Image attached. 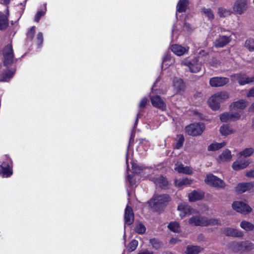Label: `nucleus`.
Masks as SVG:
<instances>
[{"label": "nucleus", "instance_id": "nucleus-50", "mask_svg": "<svg viewBox=\"0 0 254 254\" xmlns=\"http://www.w3.org/2000/svg\"><path fill=\"white\" fill-rule=\"evenodd\" d=\"M133 177L131 175H128L127 176V181L131 187H133L136 185L135 180L133 179Z\"/></svg>", "mask_w": 254, "mask_h": 254}, {"label": "nucleus", "instance_id": "nucleus-60", "mask_svg": "<svg viewBox=\"0 0 254 254\" xmlns=\"http://www.w3.org/2000/svg\"><path fill=\"white\" fill-rule=\"evenodd\" d=\"M138 254H153V253L151 252H149L147 251H145L143 252H141Z\"/></svg>", "mask_w": 254, "mask_h": 254}, {"label": "nucleus", "instance_id": "nucleus-58", "mask_svg": "<svg viewBox=\"0 0 254 254\" xmlns=\"http://www.w3.org/2000/svg\"><path fill=\"white\" fill-rule=\"evenodd\" d=\"M247 97H254V88L251 89L248 94L247 95Z\"/></svg>", "mask_w": 254, "mask_h": 254}, {"label": "nucleus", "instance_id": "nucleus-19", "mask_svg": "<svg viewBox=\"0 0 254 254\" xmlns=\"http://www.w3.org/2000/svg\"><path fill=\"white\" fill-rule=\"evenodd\" d=\"M174 169L179 173L186 175H191L193 173L191 168L189 166H185L183 164L179 162L175 164Z\"/></svg>", "mask_w": 254, "mask_h": 254}, {"label": "nucleus", "instance_id": "nucleus-32", "mask_svg": "<svg viewBox=\"0 0 254 254\" xmlns=\"http://www.w3.org/2000/svg\"><path fill=\"white\" fill-rule=\"evenodd\" d=\"M15 73V70H8L2 72L0 75V81L7 82L13 77Z\"/></svg>", "mask_w": 254, "mask_h": 254}, {"label": "nucleus", "instance_id": "nucleus-20", "mask_svg": "<svg viewBox=\"0 0 254 254\" xmlns=\"http://www.w3.org/2000/svg\"><path fill=\"white\" fill-rule=\"evenodd\" d=\"M188 47H183L181 45L175 44L171 46L172 51L176 55L181 56L189 51Z\"/></svg>", "mask_w": 254, "mask_h": 254}, {"label": "nucleus", "instance_id": "nucleus-1", "mask_svg": "<svg viewBox=\"0 0 254 254\" xmlns=\"http://www.w3.org/2000/svg\"><path fill=\"white\" fill-rule=\"evenodd\" d=\"M132 168L134 173L144 176V178H148L158 187L163 188L168 185L167 180L162 175L158 174L161 172V165L154 168H141L135 164L132 163Z\"/></svg>", "mask_w": 254, "mask_h": 254}, {"label": "nucleus", "instance_id": "nucleus-16", "mask_svg": "<svg viewBox=\"0 0 254 254\" xmlns=\"http://www.w3.org/2000/svg\"><path fill=\"white\" fill-rule=\"evenodd\" d=\"M247 8V2L246 0H237L234 3L233 6L234 11L238 13L242 14Z\"/></svg>", "mask_w": 254, "mask_h": 254}, {"label": "nucleus", "instance_id": "nucleus-29", "mask_svg": "<svg viewBox=\"0 0 254 254\" xmlns=\"http://www.w3.org/2000/svg\"><path fill=\"white\" fill-rule=\"evenodd\" d=\"M174 63V60L171 58V54L166 53L163 57L162 68L166 69Z\"/></svg>", "mask_w": 254, "mask_h": 254}, {"label": "nucleus", "instance_id": "nucleus-28", "mask_svg": "<svg viewBox=\"0 0 254 254\" xmlns=\"http://www.w3.org/2000/svg\"><path fill=\"white\" fill-rule=\"evenodd\" d=\"M149 146L150 144L147 140L141 139L139 140L136 150L140 154H143L149 148Z\"/></svg>", "mask_w": 254, "mask_h": 254}, {"label": "nucleus", "instance_id": "nucleus-26", "mask_svg": "<svg viewBox=\"0 0 254 254\" xmlns=\"http://www.w3.org/2000/svg\"><path fill=\"white\" fill-rule=\"evenodd\" d=\"M248 105V102L243 99L233 102L230 105V108L232 110H242L244 109Z\"/></svg>", "mask_w": 254, "mask_h": 254}, {"label": "nucleus", "instance_id": "nucleus-13", "mask_svg": "<svg viewBox=\"0 0 254 254\" xmlns=\"http://www.w3.org/2000/svg\"><path fill=\"white\" fill-rule=\"evenodd\" d=\"M150 100L152 105L162 111H165L166 109V105L165 102L158 95L151 96L150 97Z\"/></svg>", "mask_w": 254, "mask_h": 254}, {"label": "nucleus", "instance_id": "nucleus-15", "mask_svg": "<svg viewBox=\"0 0 254 254\" xmlns=\"http://www.w3.org/2000/svg\"><path fill=\"white\" fill-rule=\"evenodd\" d=\"M241 115L238 113H224L220 115V119L222 122H228L237 120Z\"/></svg>", "mask_w": 254, "mask_h": 254}, {"label": "nucleus", "instance_id": "nucleus-40", "mask_svg": "<svg viewBox=\"0 0 254 254\" xmlns=\"http://www.w3.org/2000/svg\"><path fill=\"white\" fill-rule=\"evenodd\" d=\"M168 228L175 233H179L181 231L180 225L177 222H170L168 225Z\"/></svg>", "mask_w": 254, "mask_h": 254}, {"label": "nucleus", "instance_id": "nucleus-4", "mask_svg": "<svg viewBox=\"0 0 254 254\" xmlns=\"http://www.w3.org/2000/svg\"><path fill=\"white\" fill-rule=\"evenodd\" d=\"M0 174L4 178L9 177L12 174V161L7 155L4 156L0 165Z\"/></svg>", "mask_w": 254, "mask_h": 254}, {"label": "nucleus", "instance_id": "nucleus-34", "mask_svg": "<svg viewBox=\"0 0 254 254\" xmlns=\"http://www.w3.org/2000/svg\"><path fill=\"white\" fill-rule=\"evenodd\" d=\"M192 180L187 178L180 179H176L175 180V185L178 188H183V187L190 185L191 183Z\"/></svg>", "mask_w": 254, "mask_h": 254}, {"label": "nucleus", "instance_id": "nucleus-30", "mask_svg": "<svg viewBox=\"0 0 254 254\" xmlns=\"http://www.w3.org/2000/svg\"><path fill=\"white\" fill-rule=\"evenodd\" d=\"M232 79L235 78L238 79L239 83L241 85H244L254 81V76L252 77H241V75L238 74L232 75Z\"/></svg>", "mask_w": 254, "mask_h": 254}, {"label": "nucleus", "instance_id": "nucleus-33", "mask_svg": "<svg viewBox=\"0 0 254 254\" xmlns=\"http://www.w3.org/2000/svg\"><path fill=\"white\" fill-rule=\"evenodd\" d=\"M188 0H180L177 5V15L178 12H185L189 5Z\"/></svg>", "mask_w": 254, "mask_h": 254}, {"label": "nucleus", "instance_id": "nucleus-49", "mask_svg": "<svg viewBox=\"0 0 254 254\" xmlns=\"http://www.w3.org/2000/svg\"><path fill=\"white\" fill-rule=\"evenodd\" d=\"M184 140V137L181 136L179 138L178 140L177 141V142L175 145V148L176 149L180 148L183 146Z\"/></svg>", "mask_w": 254, "mask_h": 254}, {"label": "nucleus", "instance_id": "nucleus-22", "mask_svg": "<svg viewBox=\"0 0 254 254\" xmlns=\"http://www.w3.org/2000/svg\"><path fill=\"white\" fill-rule=\"evenodd\" d=\"M232 159V155L231 152L228 149L224 150L217 159L218 162L220 163L230 162Z\"/></svg>", "mask_w": 254, "mask_h": 254}, {"label": "nucleus", "instance_id": "nucleus-17", "mask_svg": "<svg viewBox=\"0 0 254 254\" xmlns=\"http://www.w3.org/2000/svg\"><path fill=\"white\" fill-rule=\"evenodd\" d=\"M8 10L6 8L4 11L0 12V30L5 29L8 24Z\"/></svg>", "mask_w": 254, "mask_h": 254}, {"label": "nucleus", "instance_id": "nucleus-55", "mask_svg": "<svg viewBox=\"0 0 254 254\" xmlns=\"http://www.w3.org/2000/svg\"><path fill=\"white\" fill-rule=\"evenodd\" d=\"M245 175L248 178H254V170L246 171Z\"/></svg>", "mask_w": 254, "mask_h": 254}, {"label": "nucleus", "instance_id": "nucleus-6", "mask_svg": "<svg viewBox=\"0 0 254 254\" xmlns=\"http://www.w3.org/2000/svg\"><path fill=\"white\" fill-rule=\"evenodd\" d=\"M3 62L6 66L10 65L16 60L14 59V52L11 44L5 46L2 51Z\"/></svg>", "mask_w": 254, "mask_h": 254}, {"label": "nucleus", "instance_id": "nucleus-14", "mask_svg": "<svg viewBox=\"0 0 254 254\" xmlns=\"http://www.w3.org/2000/svg\"><path fill=\"white\" fill-rule=\"evenodd\" d=\"M229 82V79L223 77H214L210 78L209 84L212 87L222 86Z\"/></svg>", "mask_w": 254, "mask_h": 254}, {"label": "nucleus", "instance_id": "nucleus-11", "mask_svg": "<svg viewBox=\"0 0 254 254\" xmlns=\"http://www.w3.org/2000/svg\"><path fill=\"white\" fill-rule=\"evenodd\" d=\"M182 65H186L189 67L190 70L191 72H197L200 69L201 64L198 62L197 59H193L190 61L186 60L182 62Z\"/></svg>", "mask_w": 254, "mask_h": 254}, {"label": "nucleus", "instance_id": "nucleus-59", "mask_svg": "<svg viewBox=\"0 0 254 254\" xmlns=\"http://www.w3.org/2000/svg\"><path fill=\"white\" fill-rule=\"evenodd\" d=\"M177 242L178 239L177 238H172L170 241V243L172 244H175Z\"/></svg>", "mask_w": 254, "mask_h": 254}, {"label": "nucleus", "instance_id": "nucleus-41", "mask_svg": "<svg viewBox=\"0 0 254 254\" xmlns=\"http://www.w3.org/2000/svg\"><path fill=\"white\" fill-rule=\"evenodd\" d=\"M245 47L250 51H254V39H249L245 42Z\"/></svg>", "mask_w": 254, "mask_h": 254}, {"label": "nucleus", "instance_id": "nucleus-2", "mask_svg": "<svg viewBox=\"0 0 254 254\" xmlns=\"http://www.w3.org/2000/svg\"><path fill=\"white\" fill-rule=\"evenodd\" d=\"M190 225L199 226L216 225L220 224V220L217 219H208L200 215L193 216L189 220Z\"/></svg>", "mask_w": 254, "mask_h": 254}, {"label": "nucleus", "instance_id": "nucleus-44", "mask_svg": "<svg viewBox=\"0 0 254 254\" xmlns=\"http://www.w3.org/2000/svg\"><path fill=\"white\" fill-rule=\"evenodd\" d=\"M44 7H45V10H40V11H38L36 15H35V21L36 22H39V21L40 20L41 17L42 16H43V15H45V13H46V4H44Z\"/></svg>", "mask_w": 254, "mask_h": 254}, {"label": "nucleus", "instance_id": "nucleus-42", "mask_svg": "<svg viewBox=\"0 0 254 254\" xmlns=\"http://www.w3.org/2000/svg\"><path fill=\"white\" fill-rule=\"evenodd\" d=\"M218 13L221 17H226L231 14V12L223 7H220L218 8Z\"/></svg>", "mask_w": 254, "mask_h": 254}, {"label": "nucleus", "instance_id": "nucleus-39", "mask_svg": "<svg viewBox=\"0 0 254 254\" xmlns=\"http://www.w3.org/2000/svg\"><path fill=\"white\" fill-rule=\"evenodd\" d=\"M254 153V149L252 147H250L246 148L242 151L240 152L237 155L239 157L241 156L247 157L251 156Z\"/></svg>", "mask_w": 254, "mask_h": 254}, {"label": "nucleus", "instance_id": "nucleus-64", "mask_svg": "<svg viewBox=\"0 0 254 254\" xmlns=\"http://www.w3.org/2000/svg\"><path fill=\"white\" fill-rule=\"evenodd\" d=\"M252 127L254 129V118L252 120Z\"/></svg>", "mask_w": 254, "mask_h": 254}, {"label": "nucleus", "instance_id": "nucleus-37", "mask_svg": "<svg viewBox=\"0 0 254 254\" xmlns=\"http://www.w3.org/2000/svg\"><path fill=\"white\" fill-rule=\"evenodd\" d=\"M226 145V142L223 141L221 143L218 142H214L210 144L208 147V151H216L219 150L223 147L225 146Z\"/></svg>", "mask_w": 254, "mask_h": 254}, {"label": "nucleus", "instance_id": "nucleus-23", "mask_svg": "<svg viewBox=\"0 0 254 254\" xmlns=\"http://www.w3.org/2000/svg\"><path fill=\"white\" fill-rule=\"evenodd\" d=\"M223 233L228 236L241 237L244 235V233L242 231L228 227L224 228L223 230Z\"/></svg>", "mask_w": 254, "mask_h": 254}, {"label": "nucleus", "instance_id": "nucleus-38", "mask_svg": "<svg viewBox=\"0 0 254 254\" xmlns=\"http://www.w3.org/2000/svg\"><path fill=\"white\" fill-rule=\"evenodd\" d=\"M220 132L223 135H228L234 132V130L228 125H223L220 128Z\"/></svg>", "mask_w": 254, "mask_h": 254}, {"label": "nucleus", "instance_id": "nucleus-18", "mask_svg": "<svg viewBox=\"0 0 254 254\" xmlns=\"http://www.w3.org/2000/svg\"><path fill=\"white\" fill-rule=\"evenodd\" d=\"M134 220V214L131 207L127 205L125 212V224L131 225Z\"/></svg>", "mask_w": 254, "mask_h": 254}, {"label": "nucleus", "instance_id": "nucleus-61", "mask_svg": "<svg viewBox=\"0 0 254 254\" xmlns=\"http://www.w3.org/2000/svg\"><path fill=\"white\" fill-rule=\"evenodd\" d=\"M128 159H129V155H128V152H127V155H126V164H127V168H128Z\"/></svg>", "mask_w": 254, "mask_h": 254}, {"label": "nucleus", "instance_id": "nucleus-46", "mask_svg": "<svg viewBox=\"0 0 254 254\" xmlns=\"http://www.w3.org/2000/svg\"><path fill=\"white\" fill-rule=\"evenodd\" d=\"M202 11L208 19H211L213 18V13L210 9L204 8Z\"/></svg>", "mask_w": 254, "mask_h": 254}, {"label": "nucleus", "instance_id": "nucleus-63", "mask_svg": "<svg viewBox=\"0 0 254 254\" xmlns=\"http://www.w3.org/2000/svg\"><path fill=\"white\" fill-rule=\"evenodd\" d=\"M213 102H214L213 104H214L215 105H217V106H218V109H219L220 107V104L219 103V102H218L217 100H215Z\"/></svg>", "mask_w": 254, "mask_h": 254}, {"label": "nucleus", "instance_id": "nucleus-43", "mask_svg": "<svg viewBox=\"0 0 254 254\" xmlns=\"http://www.w3.org/2000/svg\"><path fill=\"white\" fill-rule=\"evenodd\" d=\"M146 228L141 223L137 224L135 227V231L138 234H143L145 232Z\"/></svg>", "mask_w": 254, "mask_h": 254}, {"label": "nucleus", "instance_id": "nucleus-53", "mask_svg": "<svg viewBox=\"0 0 254 254\" xmlns=\"http://www.w3.org/2000/svg\"><path fill=\"white\" fill-rule=\"evenodd\" d=\"M36 40L37 44L39 47H40L41 45L43 43V34L42 33L40 32L38 34Z\"/></svg>", "mask_w": 254, "mask_h": 254}, {"label": "nucleus", "instance_id": "nucleus-47", "mask_svg": "<svg viewBox=\"0 0 254 254\" xmlns=\"http://www.w3.org/2000/svg\"><path fill=\"white\" fill-rule=\"evenodd\" d=\"M150 242L152 247L156 249H159L161 247L160 243L159 241L156 239H151L150 240Z\"/></svg>", "mask_w": 254, "mask_h": 254}, {"label": "nucleus", "instance_id": "nucleus-25", "mask_svg": "<svg viewBox=\"0 0 254 254\" xmlns=\"http://www.w3.org/2000/svg\"><path fill=\"white\" fill-rule=\"evenodd\" d=\"M173 87L175 94L180 93L185 88L183 81L179 78H175L173 80Z\"/></svg>", "mask_w": 254, "mask_h": 254}, {"label": "nucleus", "instance_id": "nucleus-10", "mask_svg": "<svg viewBox=\"0 0 254 254\" xmlns=\"http://www.w3.org/2000/svg\"><path fill=\"white\" fill-rule=\"evenodd\" d=\"M232 246L235 252L250 251L254 249V244L249 241L235 242L233 243Z\"/></svg>", "mask_w": 254, "mask_h": 254}, {"label": "nucleus", "instance_id": "nucleus-12", "mask_svg": "<svg viewBox=\"0 0 254 254\" xmlns=\"http://www.w3.org/2000/svg\"><path fill=\"white\" fill-rule=\"evenodd\" d=\"M178 210L180 211V216L182 218L197 212L195 209L190 207L186 203H182L179 204L178 206Z\"/></svg>", "mask_w": 254, "mask_h": 254}, {"label": "nucleus", "instance_id": "nucleus-31", "mask_svg": "<svg viewBox=\"0 0 254 254\" xmlns=\"http://www.w3.org/2000/svg\"><path fill=\"white\" fill-rule=\"evenodd\" d=\"M204 196V193L199 190H193L188 195L190 201H195L200 200Z\"/></svg>", "mask_w": 254, "mask_h": 254}, {"label": "nucleus", "instance_id": "nucleus-36", "mask_svg": "<svg viewBox=\"0 0 254 254\" xmlns=\"http://www.w3.org/2000/svg\"><path fill=\"white\" fill-rule=\"evenodd\" d=\"M202 250L200 247L195 246H188L187 248L185 253L186 254H198Z\"/></svg>", "mask_w": 254, "mask_h": 254}, {"label": "nucleus", "instance_id": "nucleus-5", "mask_svg": "<svg viewBox=\"0 0 254 254\" xmlns=\"http://www.w3.org/2000/svg\"><path fill=\"white\" fill-rule=\"evenodd\" d=\"M229 98L228 92L226 91L217 92L212 95L208 100V104L211 109L213 111L218 110V106L213 104V102L217 100L220 104L225 101Z\"/></svg>", "mask_w": 254, "mask_h": 254}, {"label": "nucleus", "instance_id": "nucleus-35", "mask_svg": "<svg viewBox=\"0 0 254 254\" xmlns=\"http://www.w3.org/2000/svg\"><path fill=\"white\" fill-rule=\"evenodd\" d=\"M240 226L242 229L247 232L254 230V224L245 220L242 221L240 223Z\"/></svg>", "mask_w": 254, "mask_h": 254}, {"label": "nucleus", "instance_id": "nucleus-8", "mask_svg": "<svg viewBox=\"0 0 254 254\" xmlns=\"http://www.w3.org/2000/svg\"><path fill=\"white\" fill-rule=\"evenodd\" d=\"M205 182L210 186L217 188H223L225 186V183L223 180L211 174L207 175Z\"/></svg>", "mask_w": 254, "mask_h": 254}, {"label": "nucleus", "instance_id": "nucleus-27", "mask_svg": "<svg viewBox=\"0 0 254 254\" xmlns=\"http://www.w3.org/2000/svg\"><path fill=\"white\" fill-rule=\"evenodd\" d=\"M231 40V38L229 36H220L216 40L214 45L216 47H223L228 44Z\"/></svg>", "mask_w": 254, "mask_h": 254}, {"label": "nucleus", "instance_id": "nucleus-56", "mask_svg": "<svg viewBox=\"0 0 254 254\" xmlns=\"http://www.w3.org/2000/svg\"><path fill=\"white\" fill-rule=\"evenodd\" d=\"M191 30V27L190 24L185 23L184 24V27L183 28V30L186 32H189Z\"/></svg>", "mask_w": 254, "mask_h": 254}, {"label": "nucleus", "instance_id": "nucleus-57", "mask_svg": "<svg viewBox=\"0 0 254 254\" xmlns=\"http://www.w3.org/2000/svg\"><path fill=\"white\" fill-rule=\"evenodd\" d=\"M155 85H156V82L154 83V85L152 87V92L153 93L154 92H155V93L160 94H163L165 93V92H163L162 90L161 91L160 90H158L155 89Z\"/></svg>", "mask_w": 254, "mask_h": 254}, {"label": "nucleus", "instance_id": "nucleus-9", "mask_svg": "<svg viewBox=\"0 0 254 254\" xmlns=\"http://www.w3.org/2000/svg\"><path fill=\"white\" fill-rule=\"evenodd\" d=\"M232 206L234 210L242 214H247L252 211L251 207L242 201H234Z\"/></svg>", "mask_w": 254, "mask_h": 254}, {"label": "nucleus", "instance_id": "nucleus-45", "mask_svg": "<svg viewBox=\"0 0 254 254\" xmlns=\"http://www.w3.org/2000/svg\"><path fill=\"white\" fill-rule=\"evenodd\" d=\"M138 245V241L135 240H132L128 245V250L132 252L134 251Z\"/></svg>", "mask_w": 254, "mask_h": 254}, {"label": "nucleus", "instance_id": "nucleus-24", "mask_svg": "<svg viewBox=\"0 0 254 254\" xmlns=\"http://www.w3.org/2000/svg\"><path fill=\"white\" fill-rule=\"evenodd\" d=\"M254 185L252 183H242L238 184L236 190L239 193L249 191L254 188Z\"/></svg>", "mask_w": 254, "mask_h": 254}, {"label": "nucleus", "instance_id": "nucleus-3", "mask_svg": "<svg viewBox=\"0 0 254 254\" xmlns=\"http://www.w3.org/2000/svg\"><path fill=\"white\" fill-rule=\"evenodd\" d=\"M169 200L170 197L168 195H155L148 201V203L154 210L159 211Z\"/></svg>", "mask_w": 254, "mask_h": 254}, {"label": "nucleus", "instance_id": "nucleus-62", "mask_svg": "<svg viewBox=\"0 0 254 254\" xmlns=\"http://www.w3.org/2000/svg\"><path fill=\"white\" fill-rule=\"evenodd\" d=\"M250 112H254V103L252 104L249 108Z\"/></svg>", "mask_w": 254, "mask_h": 254}, {"label": "nucleus", "instance_id": "nucleus-21", "mask_svg": "<svg viewBox=\"0 0 254 254\" xmlns=\"http://www.w3.org/2000/svg\"><path fill=\"white\" fill-rule=\"evenodd\" d=\"M251 163L249 160H237L233 162L232 168L235 171H239L247 167Z\"/></svg>", "mask_w": 254, "mask_h": 254}, {"label": "nucleus", "instance_id": "nucleus-48", "mask_svg": "<svg viewBox=\"0 0 254 254\" xmlns=\"http://www.w3.org/2000/svg\"><path fill=\"white\" fill-rule=\"evenodd\" d=\"M35 32V27H32L27 32V37L30 40H32L34 37V34Z\"/></svg>", "mask_w": 254, "mask_h": 254}, {"label": "nucleus", "instance_id": "nucleus-52", "mask_svg": "<svg viewBox=\"0 0 254 254\" xmlns=\"http://www.w3.org/2000/svg\"><path fill=\"white\" fill-rule=\"evenodd\" d=\"M148 102V99L146 98H143L140 102L139 104V108L140 111L142 109L144 108L147 103Z\"/></svg>", "mask_w": 254, "mask_h": 254}, {"label": "nucleus", "instance_id": "nucleus-51", "mask_svg": "<svg viewBox=\"0 0 254 254\" xmlns=\"http://www.w3.org/2000/svg\"><path fill=\"white\" fill-rule=\"evenodd\" d=\"M133 177L131 175H128L127 176V181L131 187H133L136 185L135 180L133 179Z\"/></svg>", "mask_w": 254, "mask_h": 254}, {"label": "nucleus", "instance_id": "nucleus-7", "mask_svg": "<svg viewBox=\"0 0 254 254\" xmlns=\"http://www.w3.org/2000/svg\"><path fill=\"white\" fill-rule=\"evenodd\" d=\"M205 129V126L203 123H193L187 126L186 131L190 135L196 136L201 134Z\"/></svg>", "mask_w": 254, "mask_h": 254}, {"label": "nucleus", "instance_id": "nucleus-54", "mask_svg": "<svg viewBox=\"0 0 254 254\" xmlns=\"http://www.w3.org/2000/svg\"><path fill=\"white\" fill-rule=\"evenodd\" d=\"M179 28L178 27V25L174 26L172 29V37H175L176 38H177L178 34V31H179Z\"/></svg>", "mask_w": 254, "mask_h": 254}]
</instances>
